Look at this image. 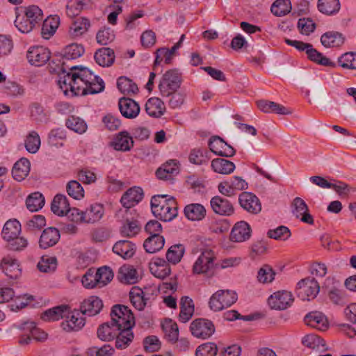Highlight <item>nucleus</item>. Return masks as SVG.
Instances as JSON below:
<instances>
[{
    "label": "nucleus",
    "instance_id": "obj_48",
    "mask_svg": "<svg viewBox=\"0 0 356 356\" xmlns=\"http://www.w3.org/2000/svg\"><path fill=\"white\" fill-rule=\"evenodd\" d=\"M44 197L42 194L39 192H35L31 193L27 197L26 204L30 211L35 212L41 209L44 205Z\"/></svg>",
    "mask_w": 356,
    "mask_h": 356
},
{
    "label": "nucleus",
    "instance_id": "obj_64",
    "mask_svg": "<svg viewBox=\"0 0 356 356\" xmlns=\"http://www.w3.org/2000/svg\"><path fill=\"white\" fill-rule=\"evenodd\" d=\"M217 353V345L215 343L207 342L197 348L195 356H216Z\"/></svg>",
    "mask_w": 356,
    "mask_h": 356
},
{
    "label": "nucleus",
    "instance_id": "obj_55",
    "mask_svg": "<svg viewBox=\"0 0 356 356\" xmlns=\"http://www.w3.org/2000/svg\"><path fill=\"white\" fill-rule=\"evenodd\" d=\"M291 10V4L289 0H276L272 4L270 10L275 16H284Z\"/></svg>",
    "mask_w": 356,
    "mask_h": 356
},
{
    "label": "nucleus",
    "instance_id": "obj_29",
    "mask_svg": "<svg viewBox=\"0 0 356 356\" xmlns=\"http://www.w3.org/2000/svg\"><path fill=\"white\" fill-rule=\"evenodd\" d=\"M113 251L124 259H129L135 253L136 245L129 241L122 240L115 243L113 247Z\"/></svg>",
    "mask_w": 356,
    "mask_h": 356
},
{
    "label": "nucleus",
    "instance_id": "obj_60",
    "mask_svg": "<svg viewBox=\"0 0 356 356\" xmlns=\"http://www.w3.org/2000/svg\"><path fill=\"white\" fill-rule=\"evenodd\" d=\"M37 266L41 272L52 273L56 269L57 259L54 257H42Z\"/></svg>",
    "mask_w": 356,
    "mask_h": 356
},
{
    "label": "nucleus",
    "instance_id": "obj_5",
    "mask_svg": "<svg viewBox=\"0 0 356 356\" xmlns=\"http://www.w3.org/2000/svg\"><path fill=\"white\" fill-rule=\"evenodd\" d=\"M181 74L176 70L166 71L162 76L159 90L162 97H170V94L177 91L181 84Z\"/></svg>",
    "mask_w": 356,
    "mask_h": 356
},
{
    "label": "nucleus",
    "instance_id": "obj_62",
    "mask_svg": "<svg viewBox=\"0 0 356 356\" xmlns=\"http://www.w3.org/2000/svg\"><path fill=\"white\" fill-rule=\"evenodd\" d=\"M40 146V138L37 132L33 131L26 137L25 140V147L26 150L31 153H36Z\"/></svg>",
    "mask_w": 356,
    "mask_h": 356
},
{
    "label": "nucleus",
    "instance_id": "obj_18",
    "mask_svg": "<svg viewBox=\"0 0 356 356\" xmlns=\"http://www.w3.org/2000/svg\"><path fill=\"white\" fill-rule=\"evenodd\" d=\"M143 198V191L140 187H132L128 189L122 196L120 202L127 209L131 208L138 204Z\"/></svg>",
    "mask_w": 356,
    "mask_h": 356
},
{
    "label": "nucleus",
    "instance_id": "obj_22",
    "mask_svg": "<svg viewBox=\"0 0 356 356\" xmlns=\"http://www.w3.org/2000/svg\"><path fill=\"white\" fill-rule=\"evenodd\" d=\"M118 280L125 284H134L140 280L137 270L131 265L122 266L118 273Z\"/></svg>",
    "mask_w": 356,
    "mask_h": 356
},
{
    "label": "nucleus",
    "instance_id": "obj_51",
    "mask_svg": "<svg viewBox=\"0 0 356 356\" xmlns=\"http://www.w3.org/2000/svg\"><path fill=\"white\" fill-rule=\"evenodd\" d=\"M340 3L339 0H318V9L325 15H332L339 10Z\"/></svg>",
    "mask_w": 356,
    "mask_h": 356
},
{
    "label": "nucleus",
    "instance_id": "obj_28",
    "mask_svg": "<svg viewBox=\"0 0 356 356\" xmlns=\"http://www.w3.org/2000/svg\"><path fill=\"white\" fill-rule=\"evenodd\" d=\"M332 281V280L330 277L327 278L325 280L326 284L328 282H330ZM326 288L327 289V296L330 299V300L334 305L343 306L345 305L347 302V297L345 294V292L337 288V286H334L331 288H328L327 285H325L323 286V289Z\"/></svg>",
    "mask_w": 356,
    "mask_h": 356
},
{
    "label": "nucleus",
    "instance_id": "obj_24",
    "mask_svg": "<svg viewBox=\"0 0 356 356\" xmlns=\"http://www.w3.org/2000/svg\"><path fill=\"white\" fill-rule=\"evenodd\" d=\"M345 40V36L336 31H327L321 37V42L326 48L340 47L344 44Z\"/></svg>",
    "mask_w": 356,
    "mask_h": 356
},
{
    "label": "nucleus",
    "instance_id": "obj_13",
    "mask_svg": "<svg viewBox=\"0 0 356 356\" xmlns=\"http://www.w3.org/2000/svg\"><path fill=\"white\" fill-rule=\"evenodd\" d=\"M293 301L292 293L286 291L274 293L268 300V305L272 309L280 310L286 309Z\"/></svg>",
    "mask_w": 356,
    "mask_h": 356
},
{
    "label": "nucleus",
    "instance_id": "obj_42",
    "mask_svg": "<svg viewBox=\"0 0 356 356\" xmlns=\"http://www.w3.org/2000/svg\"><path fill=\"white\" fill-rule=\"evenodd\" d=\"M211 168L217 173L229 175L234 172L235 164L229 160L218 158L212 160Z\"/></svg>",
    "mask_w": 356,
    "mask_h": 356
},
{
    "label": "nucleus",
    "instance_id": "obj_45",
    "mask_svg": "<svg viewBox=\"0 0 356 356\" xmlns=\"http://www.w3.org/2000/svg\"><path fill=\"white\" fill-rule=\"evenodd\" d=\"M164 243L163 236H149L144 241L143 247L147 252L155 253L163 248Z\"/></svg>",
    "mask_w": 356,
    "mask_h": 356
},
{
    "label": "nucleus",
    "instance_id": "obj_58",
    "mask_svg": "<svg viewBox=\"0 0 356 356\" xmlns=\"http://www.w3.org/2000/svg\"><path fill=\"white\" fill-rule=\"evenodd\" d=\"M15 25L17 29L23 33H30L36 26L33 22H30L23 13L18 14L16 16Z\"/></svg>",
    "mask_w": 356,
    "mask_h": 356
},
{
    "label": "nucleus",
    "instance_id": "obj_26",
    "mask_svg": "<svg viewBox=\"0 0 356 356\" xmlns=\"http://www.w3.org/2000/svg\"><path fill=\"white\" fill-rule=\"evenodd\" d=\"M130 300L138 310H143L149 300V294L138 287H133L129 292Z\"/></svg>",
    "mask_w": 356,
    "mask_h": 356
},
{
    "label": "nucleus",
    "instance_id": "obj_7",
    "mask_svg": "<svg viewBox=\"0 0 356 356\" xmlns=\"http://www.w3.org/2000/svg\"><path fill=\"white\" fill-rule=\"evenodd\" d=\"M237 300V294L229 290H219L211 296L209 307L214 312H219L232 305Z\"/></svg>",
    "mask_w": 356,
    "mask_h": 356
},
{
    "label": "nucleus",
    "instance_id": "obj_52",
    "mask_svg": "<svg viewBox=\"0 0 356 356\" xmlns=\"http://www.w3.org/2000/svg\"><path fill=\"white\" fill-rule=\"evenodd\" d=\"M67 305H62L49 309L42 314L41 318L44 321H58L62 319L66 312Z\"/></svg>",
    "mask_w": 356,
    "mask_h": 356
},
{
    "label": "nucleus",
    "instance_id": "obj_59",
    "mask_svg": "<svg viewBox=\"0 0 356 356\" xmlns=\"http://www.w3.org/2000/svg\"><path fill=\"white\" fill-rule=\"evenodd\" d=\"M23 14L30 22H33L35 25L42 20V11L37 6H30L24 8Z\"/></svg>",
    "mask_w": 356,
    "mask_h": 356
},
{
    "label": "nucleus",
    "instance_id": "obj_31",
    "mask_svg": "<svg viewBox=\"0 0 356 356\" xmlns=\"http://www.w3.org/2000/svg\"><path fill=\"white\" fill-rule=\"evenodd\" d=\"M90 26V20L86 17H76L70 26L69 33L72 38L80 37L86 33Z\"/></svg>",
    "mask_w": 356,
    "mask_h": 356
},
{
    "label": "nucleus",
    "instance_id": "obj_46",
    "mask_svg": "<svg viewBox=\"0 0 356 356\" xmlns=\"http://www.w3.org/2000/svg\"><path fill=\"white\" fill-rule=\"evenodd\" d=\"M185 253V247L182 244L172 245L166 252V259L168 263L177 264L179 263Z\"/></svg>",
    "mask_w": 356,
    "mask_h": 356
},
{
    "label": "nucleus",
    "instance_id": "obj_9",
    "mask_svg": "<svg viewBox=\"0 0 356 356\" xmlns=\"http://www.w3.org/2000/svg\"><path fill=\"white\" fill-rule=\"evenodd\" d=\"M320 291L318 282L313 277H306L300 280L296 286V293L302 300H309L316 297Z\"/></svg>",
    "mask_w": 356,
    "mask_h": 356
},
{
    "label": "nucleus",
    "instance_id": "obj_17",
    "mask_svg": "<svg viewBox=\"0 0 356 356\" xmlns=\"http://www.w3.org/2000/svg\"><path fill=\"white\" fill-rule=\"evenodd\" d=\"M293 213L297 218H300L303 222L309 225L314 224V218L309 213V209L306 202L300 197H296L293 201Z\"/></svg>",
    "mask_w": 356,
    "mask_h": 356
},
{
    "label": "nucleus",
    "instance_id": "obj_44",
    "mask_svg": "<svg viewBox=\"0 0 356 356\" xmlns=\"http://www.w3.org/2000/svg\"><path fill=\"white\" fill-rule=\"evenodd\" d=\"M302 343L305 346L317 351L324 352L327 350L324 340L314 334L305 336Z\"/></svg>",
    "mask_w": 356,
    "mask_h": 356
},
{
    "label": "nucleus",
    "instance_id": "obj_50",
    "mask_svg": "<svg viewBox=\"0 0 356 356\" xmlns=\"http://www.w3.org/2000/svg\"><path fill=\"white\" fill-rule=\"evenodd\" d=\"M307 57L308 58L323 66L326 67H334L335 63L332 62L328 58L323 56L321 52L318 51L316 49L312 46V47L307 49Z\"/></svg>",
    "mask_w": 356,
    "mask_h": 356
},
{
    "label": "nucleus",
    "instance_id": "obj_56",
    "mask_svg": "<svg viewBox=\"0 0 356 356\" xmlns=\"http://www.w3.org/2000/svg\"><path fill=\"white\" fill-rule=\"evenodd\" d=\"M175 160H170L163 165V168L158 169L156 172V177L159 179H167L168 176L177 172L178 165Z\"/></svg>",
    "mask_w": 356,
    "mask_h": 356
},
{
    "label": "nucleus",
    "instance_id": "obj_2",
    "mask_svg": "<svg viewBox=\"0 0 356 356\" xmlns=\"http://www.w3.org/2000/svg\"><path fill=\"white\" fill-rule=\"evenodd\" d=\"M216 254L211 250H205L201 252L193 264V271L195 274H204L211 277L215 274V270L218 268V264H216Z\"/></svg>",
    "mask_w": 356,
    "mask_h": 356
},
{
    "label": "nucleus",
    "instance_id": "obj_4",
    "mask_svg": "<svg viewBox=\"0 0 356 356\" xmlns=\"http://www.w3.org/2000/svg\"><path fill=\"white\" fill-rule=\"evenodd\" d=\"M72 72L70 73L76 74L83 83L88 85L90 94H96L101 92L104 89V83L99 76L95 75L89 69L86 67H79L78 66H72Z\"/></svg>",
    "mask_w": 356,
    "mask_h": 356
},
{
    "label": "nucleus",
    "instance_id": "obj_35",
    "mask_svg": "<svg viewBox=\"0 0 356 356\" xmlns=\"http://www.w3.org/2000/svg\"><path fill=\"white\" fill-rule=\"evenodd\" d=\"M184 214L190 220L199 221L205 217L206 209L201 204L193 203L185 207Z\"/></svg>",
    "mask_w": 356,
    "mask_h": 356
},
{
    "label": "nucleus",
    "instance_id": "obj_36",
    "mask_svg": "<svg viewBox=\"0 0 356 356\" xmlns=\"http://www.w3.org/2000/svg\"><path fill=\"white\" fill-rule=\"evenodd\" d=\"M120 329L112 323L107 322L101 325L97 329V337L102 341H109L115 338Z\"/></svg>",
    "mask_w": 356,
    "mask_h": 356
},
{
    "label": "nucleus",
    "instance_id": "obj_63",
    "mask_svg": "<svg viewBox=\"0 0 356 356\" xmlns=\"http://www.w3.org/2000/svg\"><path fill=\"white\" fill-rule=\"evenodd\" d=\"M339 65L345 69L356 70V53L346 52L338 58Z\"/></svg>",
    "mask_w": 356,
    "mask_h": 356
},
{
    "label": "nucleus",
    "instance_id": "obj_19",
    "mask_svg": "<svg viewBox=\"0 0 356 356\" xmlns=\"http://www.w3.org/2000/svg\"><path fill=\"white\" fill-rule=\"evenodd\" d=\"M103 307L102 300L97 296H90L83 300L80 306L83 315L93 316L100 312Z\"/></svg>",
    "mask_w": 356,
    "mask_h": 356
},
{
    "label": "nucleus",
    "instance_id": "obj_3",
    "mask_svg": "<svg viewBox=\"0 0 356 356\" xmlns=\"http://www.w3.org/2000/svg\"><path fill=\"white\" fill-rule=\"evenodd\" d=\"M58 84L65 95L70 91L72 95H86L90 94L88 85L81 81L76 74L67 73L63 77H60Z\"/></svg>",
    "mask_w": 356,
    "mask_h": 356
},
{
    "label": "nucleus",
    "instance_id": "obj_57",
    "mask_svg": "<svg viewBox=\"0 0 356 356\" xmlns=\"http://www.w3.org/2000/svg\"><path fill=\"white\" fill-rule=\"evenodd\" d=\"M84 51V48L81 44L72 43L65 48L63 58L66 60L76 59L83 54Z\"/></svg>",
    "mask_w": 356,
    "mask_h": 356
},
{
    "label": "nucleus",
    "instance_id": "obj_15",
    "mask_svg": "<svg viewBox=\"0 0 356 356\" xmlns=\"http://www.w3.org/2000/svg\"><path fill=\"white\" fill-rule=\"evenodd\" d=\"M238 202L241 207L250 213L257 214L261 210V204L259 198L252 193L243 192L241 193Z\"/></svg>",
    "mask_w": 356,
    "mask_h": 356
},
{
    "label": "nucleus",
    "instance_id": "obj_40",
    "mask_svg": "<svg viewBox=\"0 0 356 356\" xmlns=\"http://www.w3.org/2000/svg\"><path fill=\"white\" fill-rule=\"evenodd\" d=\"M179 321L182 323L188 322L193 315L194 305L193 300L188 296H184L180 300Z\"/></svg>",
    "mask_w": 356,
    "mask_h": 356
},
{
    "label": "nucleus",
    "instance_id": "obj_43",
    "mask_svg": "<svg viewBox=\"0 0 356 356\" xmlns=\"http://www.w3.org/2000/svg\"><path fill=\"white\" fill-rule=\"evenodd\" d=\"M60 24V18L58 15L47 17L42 24L41 34L43 38L49 39L52 36Z\"/></svg>",
    "mask_w": 356,
    "mask_h": 356
},
{
    "label": "nucleus",
    "instance_id": "obj_21",
    "mask_svg": "<svg viewBox=\"0 0 356 356\" xmlns=\"http://www.w3.org/2000/svg\"><path fill=\"white\" fill-rule=\"evenodd\" d=\"M2 271L10 279H17L22 274L19 261L9 256L2 259L1 262Z\"/></svg>",
    "mask_w": 356,
    "mask_h": 356
},
{
    "label": "nucleus",
    "instance_id": "obj_41",
    "mask_svg": "<svg viewBox=\"0 0 356 356\" xmlns=\"http://www.w3.org/2000/svg\"><path fill=\"white\" fill-rule=\"evenodd\" d=\"M21 232V224L16 219L8 220L2 229L1 235L3 239L10 240L18 236Z\"/></svg>",
    "mask_w": 356,
    "mask_h": 356
},
{
    "label": "nucleus",
    "instance_id": "obj_8",
    "mask_svg": "<svg viewBox=\"0 0 356 356\" xmlns=\"http://www.w3.org/2000/svg\"><path fill=\"white\" fill-rule=\"evenodd\" d=\"M60 323L61 328L67 332H78L86 324L83 314L77 310H71L67 306Z\"/></svg>",
    "mask_w": 356,
    "mask_h": 356
},
{
    "label": "nucleus",
    "instance_id": "obj_53",
    "mask_svg": "<svg viewBox=\"0 0 356 356\" xmlns=\"http://www.w3.org/2000/svg\"><path fill=\"white\" fill-rule=\"evenodd\" d=\"M65 125L68 129L79 134L85 133L88 127L83 119L74 115L70 116L67 118Z\"/></svg>",
    "mask_w": 356,
    "mask_h": 356
},
{
    "label": "nucleus",
    "instance_id": "obj_49",
    "mask_svg": "<svg viewBox=\"0 0 356 356\" xmlns=\"http://www.w3.org/2000/svg\"><path fill=\"white\" fill-rule=\"evenodd\" d=\"M162 329L165 338L170 342L175 343L179 337V329L176 323L172 320H165L162 324Z\"/></svg>",
    "mask_w": 356,
    "mask_h": 356
},
{
    "label": "nucleus",
    "instance_id": "obj_38",
    "mask_svg": "<svg viewBox=\"0 0 356 356\" xmlns=\"http://www.w3.org/2000/svg\"><path fill=\"white\" fill-rule=\"evenodd\" d=\"M94 58L99 65L108 67L114 62V51L110 48H101L95 52Z\"/></svg>",
    "mask_w": 356,
    "mask_h": 356
},
{
    "label": "nucleus",
    "instance_id": "obj_20",
    "mask_svg": "<svg viewBox=\"0 0 356 356\" xmlns=\"http://www.w3.org/2000/svg\"><path fill=\"white\" fill-rule=\"evenodd\" d=\"M210 204L213 212L218 215L229 216L234 213L232 204L227 199L220 196L211 198Z\"/></svg>",
    "mask_w": 356,
    "mask_h": 356
},
{
    "label": "nucleus",
    "instance_id": "obj_14",
    "mask_svg": "<svg viewBox=\"0 0 356 356\" xmlns=\"http://www.w3.org/2000/svg\"><path fill=\"white\" fill-rule=\"evenodd\" d=\"M252 229L250 225L243 220L237 222L232 227L229 239L232 242L242 243L250 239Z\"/></svg>",
    "mask_w": 356,
    "mask_h": 356
},
{
    "label": "nucleus",
    "instance_id": "obj_23",
    "mask_svg": "<svg viewBox=\"0 0 356 356\" xmlns=\"http://www.w3.org/2000/svg\"><path fill=\"white\" fill-rule=\"evenodd\" d=\"M60 238L58 229L50 227L44 229L39 240V245L42 249H47L55 245Z\"/></svg>",
    "mask_w": 356,
    "mask_h": 356
},
{
    "label": "nucleus",
    "instance_id": "obj_33",
    "mask_svg": "<svg viewBox=\"0 0 356 356\" xmlns=\"http://www.w3.org/2000/svg\"><path fill=\"white\" fill-rule=\"evenodd\" d=\"M31 164L30 161L26 158H22L17 161L12 170L13 178L21 181L24 180L29 174Z\"/></svg>",
    "mask_w": 356,
    "mask_h": 356
},
{
    "label": "nucleus",
    "instance_id": "obj_10",
    "mask_svg": "<svg viewBox=\"0 0 356 356\" xmlns=\"http://www.w3.org/2000/svg\"><path fill=\"white\" fill-rule=\"evenodd\" d=\"M190 329L195 337L202 339L209 338L216 330L212 321L204 318L194 320L191 323Z\"/></svg>",
    "mask_w": 356,
    "mask_h": 356
},
{
    "label": "nucleus",
    "instance_id": "obj_32",
    "mask_svg": "<svg viewBox=\"0 0 356 356\" xmlns=\"http://www.w3.org/2000/svg\"><path fill=\"white\" fill-rule=\"evenodd\" d=\"M305 323L312 327L324 330L327 327V320L325 315L320 312H312L305 317Z\"/></svg>",
    "mask_w": 356,
    "mask_h": 356
},
{
    "label": "nucleus",
    "instance_id": "obj_25",
    "mask_svg": "<svg viewBox=\"0 0 356 356\" xmlns=\"http://www.w3.org/2000/svg\"><path fill=\"white\" fill-rule=\"evenodd\" d=\"M111 146L117 151L128 152L134 147V140L129 134L124 131L115 136Z\"/></svg>",
    "mask_w": 356,
    "mask_h": 356
},
{
    "label": "nucleus",
    "instance_id": "obj_16",
    "mask_svg": "<svg viewBox=\"0 0 356 356\" xmlns=\"http://www.w3.org/2000/svg\"><path fill=\"white\" fill-rule=\"evenodd\" d=\"M118 106L122 115L127 119H134L140 113V108L139 104L130 98H120Z\"/></svg>",
    "mask_w": 356,
    "mask_h": 356
},
{
    "label": "nucleus",
    "instance_id": "obj_12",
    "mask_svg": "<svg viewBox=\"0 0 356 356\" xmlns=\"http://www.w3.org/2000/svg\"><path fill=\"white\" fill-rule=\"evenodd\" d=\"M26 58L30 64L42 66L49 60L50 52L42 46L31 47L27 51Z\"/></svg>",
    "mask_w": 356,
    "mask_h": 356
},
{
    "label": "nucleus",
    "instance_id": "obj_27",
    "mask_svg": "<svg viewBox=\"0 0 356 356\" xmlns=\"http://www.w3.org/2000/svg\"><path fill=\"white\" fill-rule=\"evenodd\" d=\"M104 214L103 204L95 203L90 204L84 211L86 224H93L99 221Z\"/></svg>",
    "mask_w": 356,
    "mask_h": 356
},
{
    "label": "nucleus",
    "instance_id": "obj_54",
    "mask_svg": "<svg viewBox=\"0 0 356 356\" xmlns=\"http://www.w3.org/2000/svg\"><path fill=\"white\" fill-rule=\"evenodd\" d=\"M140 231V225L137 220L127 219L120 228V234L124 237H133Z\"/></svg>",
    "mask_w": 356,
    "mask_h": 356
},
{
    "label": "nucleus",
    "instance_id": "obj_39",
    "mask_svg": "<svg viewBox=\"0 0 356 356\" xmlns=\"http://www.w3.org/2000/svg\"><path fill=\"white\" fill-rule=\"evenodd\" d=\"M69 207L67 197L61 194H58L54 197L51 205L52 212L58 216H64L69 210Z\"/></svg>",
    "mask_w": 356,
    "mask_h": 356
},
{
    "label": "nucleus",
    "instance_id": "obj_34",
    "mask_svg": "<svg viewBox=\"0 0 356 356\" xmlns=\"http://www.w3.org/2000/svg\"><path fill=\"white\" fill-rule=\"evenodd\" d=\"M147 113L154 118H160L163 115L165 107L164 103L159 97H151L145 104Z\"/></svg>",
    "mask_w": 356,
    "mask_h": 356
},
{
    "label": "nucleus",
    "instance_id": "obj_30",
    "mask_svg": "<svg viewBox=\"0 0 356 356\" xmlns=\"http://www.w3.org/2000/svg\"><path fill=\"white\" fill-rule=\"evenodd\" d=\"M150 271L154 276L164 279L170 274L169 263L161 258H156L150 265Z\"/></svg>",
    "mask_w": 356,
    "mask_h": 356
},
{
    "label": "nucleus",
    "instance_id": "obj_1",
    "mask_svg": "<svg viewBox=\"0 0 356 356\" xmlns=\"http://www.w3.org/2000/svg\"><path fill=\"white\" fill-rule=\"evenodd\" d=\"M151 209L154 216L164 222L171 221L178 213L175 200L173 197L167 199L166 195L153 196Z\"/></svg>",
    "mask_w": 356,
    "mask_h": 356
},
{
    "label": "nucleus",
    "instance_id": "obj_47",
    "mask_svg": "<svg viewBox=\"0 0 356 356\" xmlns=\"http://www.w3.org/2000/svg\"><path fill=\"white\" fill-rule=\"evenodd\" d=\"M117 86L122 93L127 95H135L138 91L137 85L126 76H121L118 79Z\"/></svg>",
    "mask_w": 356,
    "mask_h": 356
},
{
    "label": "nucleus",
    "instance_id": "obj_61",
    "mask_svg": "<svg viewBox=\"0 0 356 356\" xmlns=\"http://www.w3.org/2000/svg\"><path fill=\"white\" fill-rule=\"evenodd\" d=\"M24 331H29L31 337L37 341H44L47 339V334L37 327L34 322H26L22 325Z\"/></svg>",
    "mask_w": 356,
    "mask_h": 356
},
{
    "label": "nucleus",
    "instance_id": "obj_11",
    "mask_svg": "<svg viewBox=\"0 0 356 356\" xmlns=\"http://www.w3.org/2000/svg\"><path fill=\"white\" fill-rule=\"evenodd\" d=\"M209 147L213 153L222 157H232L236 153L230 145L218 136H212L209 139Z\"/></svg>",
    "mask_w": 356,
    "mask_h": 356
},
{
    "label": "nucleus",
    "instance_id": "obj_37",
    "mask_svg": "<svg viewBox=\"0 0 356 356\" xmlns=\"http://www.w3.org/2000/svg\"><path fill=\"white\" fill-rule=\"evenodd\" d=\"M132 328H122L118 331L115 336V347L118 349H125L132 342L134 334L132 332Z\"/></svg>",
    "mask_w": 356,
    "mask_h": 356
},
{
    "label": "nucleus",
    "instance_id": "obj_6",
    "mask_svg": "<svg viewBox=\"0 0 356 356\" xmlns=\"http://www.w3.org/2000/svg\"><path fill=\"white\" fill-rule=\"evenodd\" d=\"M111 321L118 329L132 328L135 325L134 317L131 310L124 305H116L111 312Z\"/></svg>",
    "mask_w": 356,
    "mask_h": 356
}]
</instances>
